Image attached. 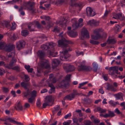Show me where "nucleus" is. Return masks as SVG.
<instances>
[{"label":"nucleus","instance_id":"obj_1","mask_svg":"<svg viewBox=\"0 0 125 125\" xmlns=\"http://www.w3.org/2000/svg\"><path fill=\"white\" fill-rule=\"evenodd\" d=\"M35 4L34 2L29 1L26 3L25 6L27 10L32 15H34L38 11V10L34 6Z\"/></svg>","mask_w":125,"mask_h":125},{"label":"nucleus","instance_id":"obj_2","mask_svg":"<svg viewBox=\"0 0 125 125\" xmlns=\"http://www.w3.org/2000/svg\"><path fill=\"white\" fill-rule=\"evenodd\" d=\"M85 62L83 61L79 63L80 65L78 66V70L79 71H90L92 70V68L89 66H86L85 64Z\"/></svg>","mask_w":125,"mask_h":125},{"label":"nucleus","instance_id":"obj_3","mask_svg":"<svg viewBox=\"0 0 125 125\" xmlns=\"http://www.w3.org/2000/svg\"><path fill=\"white\" fill-rule=\"evenodd\" d=\"M72 50L70 48L67 49H65L64 51H62L61 53V56L60 57V59L62 61H65L71 55L68 53V51Z\"/></svg>","mask_w":125,"mask_h":125},{"label":"nucleus","instance_id":"obj_4","mask_svg":"<svg viewBox=\"0 0 125 125\" xmlns=\"http://www.w3.org/2000/svg\"><path fill=\"white\" fill-rule=\"evenodd\" d=\"M71 76V75L70 74L67 75L65 78V80H62L59 84V86L61 87H67L69 86L68 82L70 80Z\"/></svg>","mask_w":125,"mask_h":125},{"label":"nucleus","instance_id":"obj_5","mask_svg":"<svg viewBox=\"0 0 125 125\" xmlns=\"http://www.w3.org/2000/svg\"><path fill=\"white\" fill-rule=\"evenodd\" d=\"M39 66L43 69H50V65L48 61L45 59L41 60L39 64Z\"/></svg>","mask_w":125,"mask_h":125},{"label":"nucleus","instance_id":"obj_6","mask_svg":"<svg viewBox=\"0 0 125 125\" xmlns=\"http://www.w3.org/2000/svg\"><path fill=\"white\" fill-rule=\"evenodd\" d=\"M70 43V42L65 39L60 40L58 41L59 46L63 48L68 47V44Z\"/></svg>","mask_w":125,"mask_h":125},{"label":"nucleus","instance_id":"obj_7","mask_svg":"<svg viewBox=\"0 0 125 125\" xmlns=\"http://www.w3.org/2000/svg\"><path fill=\"white\" fill-rule=\"evenodd\" d=\"M41 48L44 50H48L49 51L50 54V55H51L53 57H55L57 56V52L54 53L53 52H51V49H50V48L47 45L43 44L41 46Z\"/></svg>","mask_w":125,"mask_h":125},{"label":"nucleus","instance_id":"obj_8","mask_svg":"<svg viewBox=\"0 0 125 125\" xmlns=\"http://www.w3.org/2000/svg\"><path fill=\"white\" fill-rule=\"evenodd\" d=\"M101 31V29L100 28L96 29L94 31V33L95 35H93L91 36L92 38L95 40H98L101 37L100 34L99 32Z\"/></svg>","mask_w":125,"mask_h":125},{"label":"nucleus","instance_id":"obj_9","mask_svg":"<svg viewBox=\"0 0 125 125\" xmlns=\"http://www.w3.org/2000/svg\"><path fill=\"white\" fill-rule=\"evenodd\" d=\"M63 68L67 73L73 72L75 69V68L73 65L69 64H64Z\"/></svg>","mask_w":125,"mask_h":125},{"label":"nucleus","instance_id":"obj_10","mask_svg":"<svg viewBox=\"0 0 125 125\" xmlns=\"http://www.w3.org/2000/svg\"><path fill=\"white\" fill-rule=\"evenodd\" d=\"M118 67L117 66L112 67L109 69V74L111 75H114L115 73H117L118 72Z\"/></svg>","mask_w":125,"mask_h":125},{"label":"nucleus","instance_id":"obj_11","mask_svg":"<svg viewBox=\"0 0 125 125\" xmlns=\"http://www.w3.org/2000/svg\"><path fill=\"white\" fill-rule=\"evenodd\" d=\"M86 13L88 16H93L96 14L95 12L90 7H87L86 9Z\"/></svg>","mask_w":125,"mask_h":125},{"label":"nucleus","instance_id":"obj_12","mask_svg":"<svg viewBox=\"0 0 125 125\" xmlns=\"http://www.w3.org/2000/svg\"><path fill=\"white\" fill-rule=\"evenodd\" d=\"M15 48V45H13L7 44L4 47V48L6 52H9L13 50Z\"/></svg>","mask_w":125,"mask_h":125},{"label":"nucleus","instance_id":"obj_13","mask_svg":"<svg viewBox=\"0 0 125 125\" xmlns=\"http://www.w3.org/2000/svg\"><path fill=\"white\" fill-rule=\"evenodd\" d=\"M45 99V102L52 104V105L53 104L54 101V98L52 97V96L50 95L46 96Z\"/></svg>","mask_w":125,"mask_h":125},{"label":"nucleus","instance_id":"obj_14","mask_svg":"<svg viewBox=\"0 0 125 125\" xmlns=\"http://www.w3.org/2000/svg\"><path fill=\"white\" fill-rule=\"evenodd\" d=\"M16 59L14 57H12V60L10 61L9 65H6L5 67L8 69H11V67L15 65V63L17 62Z\"/></svg>","mask_w":125,"mask_h":125},{"label":"nucleus","instance_id":"obj_15","mask_svg":"<svg viewBox=\"0 0 125 125\" xmlns=\"http://www.w3.org/2000/svg\"><path fill=\"white\" fill-rule=\"evenodd\" d=\"M25 45V42L23 41H19L16 43V47L18 50L22 49Z\"/></svg>","mask_w":125,"mask_h":125},{"label":"nucleus","instance_id":"obj_16","mask_svg":"<svg viewBox=\"0 0 125 125\" xmlns=\"http://www.w3.org/2000/svg\"><path fill=\"white\" fill-rule=\"evenodd\" d=\"M21 87L23 88L25 90L29 89L30 87V84L29 82L23 81L21 83Z\"/></svg>","mask_w":125,"mask_h":125},{"label":"nucleus","instance_id":"obj_17","mask_svg":"<svg viewBox=\"0 0 125 125\" xmlns=\"http://www.w3.org/2000/svg\"><path fill=\"white\" fill-rule=\"evenodd\" d=\"M81 34L83 37H85L89 38H90V36L89 32L86 28H83L82 30Z\"/></svg>","mask_w":125,"mask_h":125},{"label":"nucleus","instance_id":"obj_18","mask_svg":"<svg viewBox=\"0 0 125 125\" xmlns=\"http://www.w3.org/2000/svg\"><path fill=\"white\" fill-rule=\"evenodd\" d=\"M60 63V61L57 59H54L52 62V66L53 69H54L56 68Z\"/></svg>","mask_w":125,"mask_h":125},{"label":"nucleus","instance_id":"obj_19","mask_svg":"<svg viewBox=\"0 0 125 125\" xmlns=\"http://www.w3.org/2000/svg\"><path fill=\"white\" fill-rule=\"evenodd\" d=\"M15 109L17 110L22 111L23 109V107L20 101L17 102L15 104L14 107Z\"/></svg>","mask_w":125,"mask_h":125},{"label":"nucleus","instance_id":"obj_20","mask_svg":"<svg viewBox=\"0 0 125 125\" xmlns=\"http://www.w3.org/2000/svg\"><path fill=\"white\" fill-rule=\"evenodd\" d=\"M37 54L38 56L41 59V61L45 59L44 57L45 54V53L42 51L39 50L37 52Z\"/></svg>","mask_w":125,"mask_h":125},{"label":"nucleus","instance_id":"obj_21","mask_svg":"<svg viewBox=\"0 0 125 125\" xmlns=\"http://www.w3.org/2000/svg\"><path fill=\"white\" fill-rule=\"evenodd\" d=\"M88 24H89L92 26H97L99 25V22L96 20L94 19L90 20L88 23Z\"/></svg>","mask_w":125,"mask_h":125},{"label":"nucleus","instance_id":"obj_22","mask_svg":"<svg viewBox=\"0 0 125 125\" xmlns=\"http://www.w3.org/2000/svg\"><path fill=\"white\" fill-rule=\"evenodd\" d=\"M107 87L106 89L108 90H111L112 91L115 92L117 90V89L116 88H115L112 85H110L109 83H108L107 85Z\"/></svg>","mask_w":125,"mask_h":125},{"label":"nucleus","instance_id":"obj_23","mask_svg":"<svg viewBox=\"0 0 125 125\" xmlns=\"http://www.w3.org/2000/svg\"><path fill=\"white\" fill-rule=\"evenodd\" d=\"M118 19L122 22V25H124L125 24V17L124 15H122L121 13H120Z\"/></svg>","mask_w":125,"mask_h":125},{"label":"nucleus","instance_id":"obj_24","mask_svg":"<svg viewBox=\"0 0 125 125\" xmlns=\"http://www.w3.org/2000/svg\"><path fill=\"white\" fill-rule=\"evenodd\" d=\"M48 84L49 86L51 88L50 90L49 91V93L52 94L53 93H54L55 91V88L53 85L52 83H50Z\"/></svg>","mask_w":125,"mask_h":125},{"label":"nucleus","instance_id":"obj_25","mask_svg":"<svg viewBox=\"0 0 125 125\" xmlns=\"http://www.w3.org/2000/svg\"><path fill=\"white\" fill-rule=\"evenodd\" d=\"M107 42L108 45L110 44H114L116 43V41L115 39L110 38V37H109L107 41Z\"/></svg>","mask_w":125,"mask_h":125},{"label":"nucleus","instance_id":"obj_26","mask_svg":"<svg viewBox=\"0 0 125 125\" xmlns=\"http://www.w3.org/2000/svg\"><path fill=\"white\" fill-rule=\"evenodd\" d=\"M67 34L68 35L72 37H75L78 35L77 32L72 31L68 32Z\"/></svg>","mask_w":125,"mask_h":125},{"label":"nucleus","instance_id":"obj_27","mask_svg":"<svg viewBox=\"0 0 125 125\" xmlns=\"http://www.w3.org/2000/svg\"><path fill=\"white\" fill-rule=\"evenodd\" d=\"M34 22H31L29 23L28 25V30L30 31H34V29L32 28Z\"/></svg>","mask_w":125,"mask_h":125},{"label":"nucleus","instance_id":"obj_28","mask_svg":"<svg viewBox=\"0 0 125 125\" xmlns=\"http://www.w3.org/2000/svg\"><path fill=\"white\" fill-rule=\"evenodd\" d=\"M24 67L28 73H31L32 72L33 69L32 68H30V66L29 65H25Z\"/></svg>","mask_w":125,"mask_h":125},{"label":"nucleus","instance_id":"obj_29","mask_svg":"<svg viewBox=\"0 0 125 125\" xmlns=\"http://www.w3.org/2000/svg\"><path fill=\"white\" fill-rule=\"evenodd\" d=\"M67 21L66 20L64 19L63 22L61 21H59V24L61 27H62L66 26V24Z\"/></svg>","mask_w":125,"mask_h":125},{"label":"nucleus","instance_id":"obj_30","mask_svg":"<svg viewBox=\"0 0 125 125\" xmlns=\"http://www.w3.org/2000/svg\"><path fill=\"white\" fill-rule=\"evenodd\" d=\"M79 23L76 21H75L74 23L72 25V28L73 29V30H75L76 29L79 27Z\"/></svg>","mask_w":125,"mask_h":125},{"label":"nucleus","instance_id":"obj_31","mask_svg":"<svg viewBox=\"0 0 125 125\" xmlns=\"http://www.w3.org/2000/svg\"><path fill=\"white\" fill-rule=\"evenodd\" d=\"M114 96L117 99H119L123 97V95L120 92L115 94Z\"/></svg>","mask_w":125,"mask_h":125},{"label":"nucleus","instance_id":"obj_32","mask_svg":"<svg viewBox=\"0 0 125 125\" xmlns=\"http://www.w3.org/2000/svg\"><path fill=\"white\" fill-rule=\"evenodd\" d=\"M29 34V32L26 30H23L21 32V35L24 36L25 37Z\"/></svg>","mask_w":125,"mask_h":125},{"label":"nucleus","instance_id":"obj_33","mask_svg":"<svg viewBox=\"0 0 125 125\" xmlns=\"http://www.w3.org/2000/svg\"><path fill=\"white\" fill-rule=\"evenodd\" d=\"M73 91L74 92L72 94V98H74L75 97V95H79L82 94V93L79 94L77 93V91L76 90H73Z\"/></svg>","mask_w":125,"mask_h":125},{"label":"nucleus","instance_id":"obj_34","mask_svg":"<svg viewBox=\"0 0 125 125\" xmlns=\"http://www.w3.org/2000/svg\"><path fill=\"white\" fill-rule=\"evenodd\" d=\"M93 71L95 72H97L98 68V65L95 62H94L93 63Z\"/></svg>","mask_w":125,"mask_h":125},{"label":"nucleus","instance_id":"obj_35","mask_svg":"<svg viewBox=\"0 0 125 125\" xmlns=\"http://www.w3.org/2000/svg\"><path fill=\"white\" fill-rule=\"evenodd\" d=\"M11 69L16 71L17 72H19L20 71V68L19 66H15L13 67H11Z\"/></svg>","mask_w":125,"mask_h":125},{"label":"nucleus","instance_id":"obj_36","mask_svg":"<svg viewBox=\"0 0 125 125\" xmlns=\"http://www.w3.org/2000/svg\"><path fill=\"white\" fill-rule=\"evenodd\" d=\"M23 7L22 6H21L19 9V11L20 12V14L22 16H24L25 14V12L23 10Z\"/></svg>","mask_w":125,"mask_h":125},{"label":"nucleus","instance_id":"obj_37","mask_svg":"<svg viewBox=\"0 0 125 125\" xmlns=\"http://www.w3.org/2000/svg\"><path fill=\"white\" fill-rule=\"evenodd\" d=\"M49 45V46L50 48L51 51H54V49L53 48V47L55 46V44H54L52 42H49L48 43Z\"/></svg>","mask_w":125,"mask_h":125},{"label":"nucleus","instance_id":"obj_38","mask_svg":"<svg viewBox=\"0 0 125 125\" xmlns=\"http://www.w3.org/2000/svg\"><path fill=\"white\" fill-rule=\"evenodd\" d=\"M3 25L4 26L5 25L6 27L7 28H9L10 26V22L7 21H4V23H3Z\"/></svg>","mask_w":125,"mask_h":125},{"label":"nucleus","instance_id":"obj_39","mask_svg":"<svg viewBox=\"0 0 125 125\" xmlns=\"http://www.w3.org/2000/svg\"><path fill=\"white\" fill-rule=\"evenodd\" d=\"M60 30L61 29L60 28L58 27L57 26H56L54 27V28L53 31V32L58 33L59 32Z\"/></svg>","mask_w":125,"mask_h":125},{"label":"nucleus","instance_id":"obj_40","mask_svg":"<svg viewBox=\"0 0 125 125\" xmlns=\"http://www.w3.org/2000/svg\"><path fill=\"white\" fill-rule=\"evenodd\" d=\"M30 94L31 95V97L35 98L36 96V94H37V92L35 90H33L30 93Z\"/></svg>","mask_w":125,"mask_h":125},{"label":"nucleus","instance_id":"obj_41","mask_svg":"<svg viewBox=\"0 0 125 125\" xmlns=\"http://www.w3.org/2000/svg\"><path fill=\"white\" fill-rule=\"evenodd\" d=\"M90 43L93 44L98 45L99 43V42L91 40H90Z\"/></svg>","mask_w":125,"mask_h":125},{"label":"nucleus","instance_id":"obj_42","mask_svg":"<svg viewBox=\"0 0 125 125\" xmlns=\"http://www.w3.org/2000/svg\"><path fill=\"white\" fill-rule=\"evenodd\" d=\"M26 90H27V92H24L23 93L24 96V97H26L30 94V92L29 89Z\"/></svg>","mask_w":125,"mask_h":125},{"label":"nucleus","instance_id":"obj_43","mask_svg":"<svg viewBox=\"0 0 125 125\" xmlns=\"http://www.w3.org/2000/svg\"><path fill=\"white\" fill-rule=\"evenodd\" d=\"M35 25L37 26V27L39 29H40L42 27V26L39 23L38 21H35L34 22Z\"/></svg>","mask_w":125,"mask_h":125},{"label":"nucleus","instance_id":"obj_44","mask_svg":"<svg viewBox=\"0 0 125 125\" xmlns=\"http://www.w3.org/2000/svg\"><path fill=\"white\" fill-rule=\"evenodd\" d=\"M72 94H71L69 95H67L66 96L63 98V100H65L66 99H67L70 100H71L72 99Z\"/></svg>","mask_w":125,"mask_h":125},{"label":"nucleus","instance_id":"obj_45","mask_svg":"<svg viewBox=\"0 0 125 125\" xmlns=\"http://www.w3.org/2000/svg\"><path fill=\"white\" fill-rule=\"evenodd\" d=\"M56 79L55 77H53L51 80H50V81L49 82L48 84L50 83H55L56 82Z\"/></svg>","mask_w":125,"mask_h":125},{"label":"nucleus","instance_id":"obj_46","mask_svg":"<svg viewBox=\"0 0 125 125\" xmlns=\"http://www.w3.org/2000/svg\"><path fill=\"white\" fill-rule=\"evenodd\" d=\"M120 13H115L114 15V16L112 17V18L116 19H118Z\"/></svg>","mask_w":125,"mask_h":125},{"label":"nucleus","instance_id":"obj_47","mask_svg":"<svg viewBox=\"0 0 125 125\" xmlns=\"http://www.w3.org/2000/svg\"><path fill=\"white\" fill-rule=\"evenodd\" d=\"M108 113L109 117H112L115 115V114L113 112L109 111H108Z\"/></svg>","mask_w":125,"mask_h":125},{"label":"nucleus","instance_id":"obj_48","mask_svg":"<svg viewBox=\"0 0 125 125\" xmlns=\"http://www.w3.org/2000/svg\"><path fill=\"white\" fill-rule=\"evenodd\" d=\"M35 99V98L31 97L28 100V102L29 103H32L34 100Z\"/></svg>","mask_w":125,"mask_h":125},{"label":"nucleus","instance_id":"obj_49","mask_svg":"<svg viewBox=\"0 0 125 125\" xmlns=\"http://www.w3.org/2000/svg\"><path fill=\"white\" fill-rule=\"evenodd\" d=\"M25 79L26 82H28L30 80V78L29 76L27 75H24Z\"/></svg>","mask_w":125,"mask_h":125},{"label":"nucleus","instance_id":"obj_50","mask_svg":"<svg viewBox=\"0 0 125 125\" xmlns=\"http://www.w3.org/2000/svg\"><path fill=\"white\" fill-rule=\"evenodd\" d=\"M8 120H9L10 122L14 124H15V122H16V121L14 120L12 118H9L7 119Z\"/></svg>","mask_w":125,"mask_h":125},{"label":"nucleus","instance_id":"obj_51","mask_svg":"<svg viewBox=\"0 0 125 125\" xmlns=\"http://www.w3.org/2000/svg\"><path fill=\"white\" fill-rule=\"evenodd\" d=\"M116 29H115V30L117 32L120 31L121 27L119 25H117L116 26Z\"/></svg>","mask_w":125,"mask_h":125},{"label":"nucleus","instance_id":"obj_52","mask_svg":"<svg viewBox=\"0 0 125 125\" xmlns=\"http://www.w3.org/2000/svg\"><path fill=\"white\" fill-rule=\"evenodd\" d=\"M43 108H45L48 105L49 106H52V104H49L48 103H46V102H45L42 105Z\"/></svg>","mask_w":125,"mask_h":125},{"label":"nucleus","instance_id":"obj_53","mask_svg":"<svg viewBox=\"0 0 125 125\" xmlns=\"http://www.w3.org/2000/svg\"><path fill=\"white\" fill-rule=\"evenodd\" d=\"M15 54L14 52H12L10 53L9 55H8L7 56L8 58L11 57H14Z\"/></svg>","mask_w":125,"mask_h":125},{"label":"nucleus","instance_id":"obj_54","mask_svg":"<svg viewBox=\"0 0 125 125\" xmlns=\"http://www.w3.org/2000/svg\"><path fill=\"white\" fill-rule=\"evenodd\" d=\"M2 89L3 92L6 93H8L9 91V89L8 88L5 87H3L2 88Z\"/></svg>","mask_w":125,"mask_h":125},{"label":"nucleus","instance_id":"obj_55","mask_svg":"<svg viewBox=\"0 0 125 125\" xmlns=\"http://www.w3.org/2000/svg\"><path fill=\"white\" fill-rule=\"evenodd\" d=\"M88 83V82H84L79 84V86L78 87V88H81V87L82 86H84V85Z\"/></svg>","mask_w":125,"mask_h":125},{"label":"nucleus","instance_id":"obj_56","mask_svg":"<svg viewBox=\"0 0 125 125\" xmlns=\"http://www.w3.org/2000/svg\"><path fill=\"white\" fill-rule=\"evenodd\" d=\"M84 124L85 125H93L92 122L89 120L86 121Z\"/></svg>","mask_w":125,"mask_h":125},{"label":"nucleus","instance_id":"obj_57","mask_svg":"<svg viewBox=\"0 0 125 125\" xmlns=\"http://www.w3.org/2000/svg\"><path fill=\"white\" fill-rule=\"evenodd\" d=\"M53 25V24L51 21H49L48 23V26L49 27V28L52 26Z\"/></svg>","mask_w":125,"mask_h":125},{"label":"nucleus","instance_id":"obj_58","mask_svg":"<svg viewBox=\"0 0 125 125\" xmlns=\"http://www.w3.org/2000/svg\"><path fill=\"white\" fill-rule=\"evenodd\" d=\"M115 112L118 115H119L120 114L121 115L122 114V113L120 112L118 108H116V109L115 110Z\"/></svg>","mask_w":125,"mask_h":125},{"label":"nucleus","instance_id":"obj_59","mask_svg":"<svg viewBox=\"0 0 125 125\" xmlns=\"http://www.w3.org/2000/svg\"><path fill=\"white\" fill-rule=\"evenodd\" d=\"M43 19H44L46 20L47 21H49V20L50 19V18L49 16H43Z\"/></svg>","mask_w":125,"mask_h":125},{"label":"nucleus","instance_id":"obj_60","mask_svg":"<svg viewBox=\"0 0 125 125\" xmlns=\"http://www.w3.org/2000/svg\"><path fill=\"white\" fill-rule=\"evenodd\" d=\"M37 106L38 107H40L41 105V104L40 102V99H39L37 100Z\"/></svg>","mask_w":125,"mask_h":125},{"label":"nucleus","instance_id":"obj_61","mask_svg":"<svg viewBox=\"0 0 125 125\" xmlns=\"http://www.w3.org/2000/svg\"><path fill=\"white\" fill-rule=\"evenodd\" d=\"M5 45L3 43L1 42L0 43V49H4V47L5 46Z\"/></svg>","mask_w":125,"mask_h":125},{"label":"nucleus","instance_id":"obj_62","mask_svg":"<svg viewBox=\"0 0 125 125\" xmlns=\"http://www.w3.org/2000/svg\"><path fill=\"white\" fill-rule=\"evenodd\" d=\"M73 121L74 123H75L77 124H77H78V119L76 118H73Z\"/></svg>","mask_w":125,"mask_h":125},{"label":"nucleus","instance_id":"obj_63","mask_svg":"<svg viewBox=\"0 0 125 125\" xmlns=\"http://www.w3.org/2000/svg\"><path fill=\"white\" fill-rule=\"evenodd\" d=\"M77 0H71V5L72 6H73L75 4V2H74L76 1Z\"/></svg>","mask_w":125,"mask_h":125},{"label":"nucleus","instance_id":"obj_64","mask_svg":"<svg viewBox=\"0 0 125 125\" xmlns=\"http://www.w3.org/2000/svg\"><path fill=\"white\" fill-rule=\"evenodd\" d=\"M99 93L102 94H103L104 93V91L103 90V87H101V88L99 89Z\"/></svg>","mask_w":125,"mask_h":125}]
</instances>
